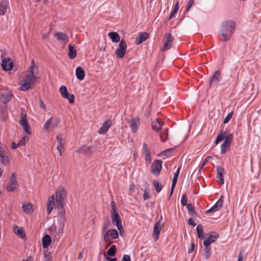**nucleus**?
<instances>
[{
  "label": "nucleus",
  "instance_id": "nucleus-1",
  "mask_svg": "<svg viewBox=\"0 0 261 261\" xmlns=\"http://www.w3.org/2000/svg\"><path fill=\"white\" fill-rule=\"evenodd\" d=\"M39 72L37 65L32 60L25 76L19 83V90L26 91L32 89L39 79Z\"/></svg>",
  "mask_w": 261,
  "mask_h": 261
},
{
  "label": "nucleus",
  "instance_id": "nucleus-2",
  "mask_svg": "<svg viewBox=\"0 0 261 261\" xmlns=\"http://www.w3.org/2000/svg\"><path fill=\"white\" fill-rule=\"evenodd\" d=\"M68 196L67 188L63 186H59L56 189L55 194L49 196L47 200L46 212L50 214L57 205H66Z\"/></svg>",
  "mask_w": 261,
  "mask_h": 261
},
{
  "label": "nucleus",
  "instance_id": "nucleus-3",
  "mask_svg": "<svg viewBox=\"0 0 261 261\" xmlns=\"http://www.w3.org/2000/svg\"><path fill=\"white\" fill-rule=\"evenodd\" d=\"M66 205H57L55 207L58 210L57 215L60 218L56 224L51 226L49 230L50 231L56 234L60 235L63 233L64 228L65 226V221L66 220V210L65 206Z\"/></svg>",
  "mask_w": 261,
  "mask_h": 261
},
{
  "label": "nucleus",
  "instance_id": "nucleus-4",
  "mask_svg": "<svg viewBox=\"0 0 261 261\" xmlns=\"http://www.w3.org/2000/svg\"><path fill=\"white\" fill-rule=\"evenodd\" d=\"M236 22L231 20L223 21L219 27V34L223 42L229 41L236 28Z\"/></svg>",
  "mask_w": 261,
  "mask_h": 261
},
{
  "label": "nucleus",
  "instance_id": "nucleus-5",
  "mask_svg": "<svg viewBox=\"0 0 261 261\" xmlns=\"http://www.w3.org/2000/svg\"><path fill=\"white\" fill-rule=\"evenodd\" d=\"M110 222H108L104 224L102 226V235L103 238L105 241L109 242L112 240H115L119 238V232L118 230L116 229H108Z\"/></svg>",
  "mask_w": 261,
  "mask_h": 261
},
{
  "label": "nucleus",
  "instance_id": "nucleus-6",
  "mask_svg": "<svg viewBox=\"0 0 261 261\" xmlns=\"http://www.w3.org/2000/svg\"><path fill=\"white\" fill-rule=\"evenodd\" d=\"M60 118L57 116H51L44 122L42 129L44 133L48 134L56 128L60 123Z\"/></svg>",
  "mask_w": 261,
  "mask_h": 261
},
{
  "label": "nucleus",
  "instance_id": "nucleus-7",
  "mask_svg": "<svg viewBox=\"0 0 261 261\" xmlns=\"http://www.w3.org/2000/svg\"><path fill=\"white\" fill-rule=\"evenodd\" d=\"M110 213L112 223L116 226L120 235L122 236L123 233V228L121 219L116 209L115 206L113 203L112 204V210H111Z\"/></svg>",
  "mask_w": 261,
  "mask_h": 261
},
{
  "label": "nucleus",
  "instance_id": "nucleus-8",
  "mask_svg": "<svg viewBox=\"0 0 261 261\" xmlns=\"http://www.w3.org/2000/svg\"><path fill=\"white\" fill-rule=\"evenodd\" d=\"M127 46L124 39L121 40L115 50V55L118 59H122L125 56Z\"/></svg>",
  "mask_w": 261,
  "mask_h": 261
},
{
  "label": "nucleus",
  "instance_id": "nucleus-9",
  "mask_svg": "<svg viewBox=\"0 0 261 261\" xmlns=\"http://www.w3.org/2000/svg\"><path fill=\"white\" fill-rule=\"evenodd\" d=\"M12 162V156L7 150L0 152V164L5 167L10 166Z\"/></svg>",
  "mask_w": 261,
  "mask_h": 261
},
{
  "label": "nucleus",
  "instance_id": "nucleus-10",
  "mask_svg": "<svg viewBox=\"0 0 261 261\" xmlns=\"http://www.w3.org/2000/svg\"><path fill=\"white\" fill-rule=\"evenodd\" d=\"M18 188V184L17 181L16 175L12 173L10 176L9 182L6 186V191L8 192H14Z\"/></svg>",
  "mask_w": 261,
  "mask_h": 261
},
{
  "label": "nucleus",
  "instance_id": "nucleus-11",
  "mask_svg": "<svg viewBox=\"0 0 261 261\" xmlns=\"http://www.w3.org/2000/svg\"><path fill=\"white\" fill-rule=\"evenodd\" d=\"M19 124L22 126L24 132L29 135L32 134L31 126L28 121L26 114H22L19 121Z\"/></svg>",
  "mask_w": 261,
  "mask_h": 261
},
{
  "label": "nucleus",
  "instance_id": "nucleus-12",
  "mask_svg": "<svg viewBox=\"0 0 261 261\" xmlns=\"http://www.w3.org/2000/svg\"><path fill=\"white\" fill-rule=\"evenodd\" d=\"M59 91L61 96L67 99L71 104L74 102V96L73 94H70L65 86H62L59 89Z\"/></svg>",
  "mask_w": 261,
  "mask_h": 261
},
{
  "label": "nucleus",
  "instance_id": "nucleus-13",
  "mask_svg": "<svg viewBox=\"0 0 261 261\" xmlns=\"http://www.w3.org/2000/svg\"><path fill=\"white\" fill-rule=\"evenodd\" d=\"M1 66L4 71H10L14 67V62L9 58H4L2 61Z\"/></svg>",
  "mask_w": 261,
  "mask_h": 261
},
{
  "label": "nucleus",
  "instance_id": "nucleus-14",
  "mask_svg": "<svg viewBox=\"0 0 261 261\" xmlns=\"http://www.w3.org/2000/svg\"><path fill=\"white\" fill-rule=\"evenodd\" d=\"M21 208L22 211L28 215L33 214L35 211L33 204L28 201L24 202L22 203Z\"/></svg>",
  "mask_w": 261,
  "mask_h": 261
},
{
  "label": "nucleus",
  "instance_id": "nucleus-15",
  "mask_svg": "<svg viewBox=\"0 0 261 261\" xmlns=\"http://www.w3.org/2000/svg\"><path fill=\"white\" fill-rule=\"evenodd\" d=\"M162 218L154 225L153 231V238L154 241L159 239V234L164 227V224L161 222Z\"/></svg>",
  "mask_w": 261,
  "mask_h": 261
},
{
  "label": "nucleus",
  "instance_id": "nucleus-16",
  "mask_svg": "<svg viewBox=\"0 0 261 261\" xmlns=\"http://www.w3.org/2000/svg\"><path fill=\"white\" fill-rule=\"evenodd\" d=\"M162 161L160 160H155L154 161L151 166V173L155 176H158L160 173L162 167Z\"/></svg>",
  "mask_w": 261,
  "mask_h": 261
},
{
  "label": "nucleus",
  "instance_id": "nucleus-17",
  "mask_svg": "<svg viewBox=\"0 0 261 261\" xmlns=\"http://www.w3.org/2000/svg\"><path fill=\"white\" fill-rule=\"evenodd\" d=\"M128 123L132 132L134 134L136 133L138 131L140 124V119L138 117H133L129 120Z\"/></svg>",
  "mask_w": 261,
  "mask_h": 261
},
{
  "label": "nucleus",
  "instance_id": "nucleus-18",
  "mask_svg": "<svg viewBox=\"0 0 261 261\" xmlns=\"http://www.w3.org/2000/svg\"><path fill=\"white\" fill-rule=\"evenodd\" d=\"M55 38L63 46H65L68 41V38L66 34L58 32L54 34Z\"/></svg>",
  "mask_w": 261,
  "mask_h": 261
},
{
  "label": "nucleus",
  "instance_id": "nucleus-19",
  "mask_svg": "<svg viewBox=\"0 0 261 261\" xmlns=\"http://www.w3.org/2000/svg\"><path fill=\"white\" fill-rule=\"evenodd\" d=\"M165 42L164 47L161 49L162 51H165L171 47L172 43L173 41V37L170 34H166L165 35Z\"/></svg>",
  "mask_w": 261,
  "mask_h": 261
},
{
  "label": "nucleus",
  "instance_id": "nucleus-20",
  "mask_svg": "<svg viewBox=\"0 0 261 261\" xmlns=\"http://www.w3.org/2000/svg\"><path fill=\"white\" fill-rule=\"evenodd\" d=\"M164 122L159 119H154L151 123L152 129L156 133H160L162 130Z\"/></svg>",
  "mask_w": 261,
  "mask_h": 261
},
{
  "label": "nucleus",
  "instance_id": "nucleus-21",
  "mask_svg": "<svg viewBox=\"0 0 261 261\" xmlns=\"http://www.w3.org/2000/svg\"><path fill=\"white\" fill-rule=\"evenodd\" d=\"M223 203V197L221 196L216 203L210 210H207L206 213H210L219 211L222 207Z\"/></svg>",
  "mask_w": 261,
  "mask_h": 261
},
{
  "label": "nucleus",
  "instance_id": "nucleus-22",
  "mask_svg": "<svg viewBox=\"0 0 261 261\" xmlns=\"http://www.w3.org/2000/svg\"><path fill=\"white\" fill-rule=\"evenodd\" d=\"M219 238L218 234L216 233H211L207 239L204 241V246H209L211 244L215 242Z\"/></svg>",
  "mask_w": 261,
  "mask_h": 261
},
{
  "label": "nucleus",
  "instance_id": "nucleus-23",
  "mask_svg": "<svg viewBox=\"0 0 261 261\" xmlns=\"http://www.w3.org/2000/svg\"><path fill=\"white\" fill-rule=\"evenodd\" d=\"M111 126V122L110 120L106 121L98 129V133L100 135L105 134L108 131L109 128Z\"/></svg>",
  "mask_w": 261,
  "mask_h": 261
},
{
  "label": "nucleus",
  "instance_id": "nucleus-24",
  "mask_svg": "<svg viewBox=\"0 0 261 261\" xmlns=\"http://www.w3.org/2000/svg\"><path fill=\"white\" fill-rule=\"evenodd\" d=\"M9 2L8 0H0V15H4L9 8Z\"/></svg>",
  "mask_w": 261,
  "mask_h": 261
},
{
  "label": "nucleus",
  "instance_id": "nucleus-25",
  "mask_svg": "<svg viewBox=\"0 0 261 261\" xmlns=\"http://www.w3.org/2000/svg\"><path fill=\"white\" fill-rule=\"evenodd\" d=\"M76 152L80 154H88L91 152V148L87 145H83L77 149Z\"/></svg>",
  "mask_w": 261,
  "mask_h": 261
},
{
  "label": "nucleus",
  "instance_id": "nucleus-26",
  "mask_svg": "<svg viewBox=\"0 0 261 261\" xmlns=\"http://www.w3.org/2000/svg\"><path fill=\"white\" fill-rule=\"evenodd\" d=\"M13 229L14 233L17 236H18L23 240L26 239V236L24 232V229L23 228L17 226H15L13 227Z\"/></svg>",
  "mask_w": 261,
  "mask_h": 261
},
{
  "label": "nucleus",
  "instance_id": "nucleus-27",
  "mask_svg": "<svg viewBox=\"0 0 261 261\" xmlns=\"http://www.w3.org/2000/svg\"><path fill=\"white\" fill-rule=\"evenodd\" d=\"M75 75L79 81H83L85 76V72L83 67L78 66L75 69Z\"/></svg>",
  "mask_w": 261,
  "mask_h": 261
},
{
  "label": "nucleus",
  "instance_id": "nucleus-28",
  "mask_svg": "<svg viewBox=\"0 0 261 261\" xmlns=\"http://www.w3.org/2000/svg\"><path fill=\"white\" fill-rule=\"evenodd\" d=\"M108 36L113 43L120 42L121 41L120 36L116 32H110L108 34Z\"/></svg>",
  "mask_w": 261,
  "mask_h": 261
},
{
  "label": "nucleus",
  "instance_id": "nucleus-29",
  "mask_svg": "<svg viewBox=\"0 0 261 261\" xmlns=\"http://www.w3.org/2000/svg\"><path fill=\"white\" fill-rule=\"evenodd\" d=\"M77 55L76 50L75 49V47L72 45L71 44H69L68 45V56L69 58L71 59H74Z\"/></svg>",
  "mask_w": 261,
  "mask_h": 261
},
{
  "label": "nucleus",
  "instance_id": "nucleus-30",
  "mask_svg": "<svg viewBox=\"0 0 261 261\" xmlns=\"http://www.w3.org/2000/svg\"><path fill=\"white\" fill-rule=\"evenodd\" d=\"M148 37L149 35L147 33H141L139 36L136 38V43L137 44H140L146 40Z\"/></svg>",
  "mask_w": 261,
  "mask_h": 261
},
{
  "label": "nucleus",
  "instance_id": "nucleus-31",
  "mask_svg": "<svg viewBox=\"0 0 261 261\" xmlns=\"http://www.w3.org/2000/svg\"><path fill=\"white\" fill-rule=\"evenodd\" d=\"M42 247L43 248H47L51 243V237L48 235H45L42 240Z\"/></svg>",
  "mask_w": 261,
  "mask_h": 261
},
{
  "label": "nucleus",
  "instance_id": "nucleus-32",
  "mask_svg": "<svg viewBox=\"0 0 261 261\" xmlns=\"http://www.w3.org/2000/svg\"><path fill=\"white\" fill-rule=\"evenodd\" d=\"M179 171H180V168H179L177 169V170H176V172L174 174V177H173V178L172 180L170 195H172V194L173 193L174 187L175 186V185H176V183L177 181V177H178V174L179 173Z\"/></svg>",
  "mask_w": 261,
  "mask_h": 261
},
{
  "label": "nucleus",
  "instance_id": "nucleus-33",
  "mask_svg": "<svg viewBox=\"0 0 261 261\" xmlns=\"http://www.w3.org/2000/svg\"><path fill=\"white\" fill-rule=\"evenodd\" d=\"M226 135L227 134L225 132L221 131L216 138V144L217 145L220 142L222 141L226 137Z\"/></svg>",
  "mask_w": 261,
  "mask_h": 261
},
{
  "label": "nucleus",
  "instance_id": "nucleus-34",
  "mask_svg": "<svg viewBox=\"0 0 261 261\" xmlns=\"http://www.w3.org/2000/svg\"><path fill=\"white\" fill-rule=\"evenodd\" d=\"M198 237L200 239L203 238V228L201 225H198L196 228Z\"/></svg>",
  "mask_w": 261,
  "mask_h": 261
},
{
  "label": "nucleus",
  "instance_id": "nucleus-35",
  "mask_svg": "<svg viewBox=\"0 0 261 261\" xmlns=\"http://www.w3.org/2000/svg\"><path fill=\"white\" fill-rule=\"evenodd\" d=\"M153 185L154 186V189L156 192L158 193L160 192L162 189V186L160 182L157 180H154L153 181Z\"/></svg>",
  "mask_w": 261,
  "mask_h": 261
},
{
  "label": "nucleus",
  "instance_id": "nucleus-36",
  "mask_svg": "<svg viewBox=\"0 0 261 261\" xmlns=\"http://www.w3.org/2000/svg\"><path fill=\"white\" fill-rule=\"evenodd\" d=\"M57 144L64 145L65 140L63 137L61 135H58L56 137Z\"/></svg>",
  "mask_w": 261,
  "mask_h": 261
},
{
  "label": "nucleus",
  "instance_id": "nucleus-37",
  "mask_svg": "<svg viewBox=\"0 0 261 261\" xmlns=\"http://www.w3.org/2000/svg\"><path fill=\"white\" fill-rule=\"evenodd\" d=\"M187 208L191 216H193L195 215L194 208L191 204H187Z\"/></svg>",
  "mask_w": 261,
  "mask_h": 261
},
{
  "label": "nucleus",
  "instance_id": "nucleus-38",
  "mask_svg": "<svg viewBox=\"0 0 261 261\" xmlns=\"http://www.w3.org/2000/svg\"><path fill=\"white\" fill-rule=\"evenodd\" d=\"M116 251V249L115 246L114 245H112L108 250L107 253L109 255L113 256L115 254Z\"/></svg>",
  "mask_w": 261,
  "mask_h": 261
},
{
  "label": "nucleus",
  "instance_id": "nucleus-39",
  "mask_svg": "<svg viewBox=\"0 0 261 261\" xmlns=\"http://www.w3.org/2000/svg\"><path fill=\"white\" fill-rule=\"evenodd\" d=\"M29 138L25 136H24L19 141L18 145H20V146H24L25 143L28 141Z\"/></svg>",
  "mask_w": 261,
  "mask_h": 261
},
{
  "label": "nucleus",
  "instance_id": "nucleus-40",
  "mask_svg": "<svg viewBox=\"0 0 261 261\" xmlns=\"http://www.w3.org/2000/svg\"><path fill=\"white\" fill-rule=\"evenodd\" d=\"M230 145L224 142L221 146V152L222 154H225L227 151V148Z\"/></svg>",
  "mask_w": 261,
  "mask_h": 261
},
{
  "label": "nucleus",
  "instance_id": "nucleus-41",
  "mask_svg": "<svg viewBox=\"0 0 261 261\" xmlns=\"http://www.w3.org/2000/svg\"><path fill=\"white\" fill-rule=\"evenodd\" d=\"M64 145L57 144L56 149L60 156H62L64 151Z\"/></svg>",
  "mask_w": 261,
  "mask_h": 261
},
{
  "label": "nucleus",
  "instance_id": "nucleus-42",
  "mask_svg": "<svg viewBox=\"0 0 261 261\" xmlns=\"http://www.w3.org/2000/svg\"><path fill=\"white\" fill-rule=\"evenodd\" d=\"M52 254L50 252H45L44 254V261H51Z\"/></svg>",
  "mask_w": 261,
  "mask_h": 261
},
{
  "label": "nucleus",
  "instance_id": "nucleus-43",
  "mask_svg": "<svg viewBox=\"0 0 261 261\" xmlns=\"http://www.w3.org/2000/svg\"><path fill=\"white\" fill-rule=\"evenodd\" d=\"M220 75V73L219 71H216L214 72L211 80V82H215L218 81Z\"/></svg>",
  "mask_w": 261,
  "mask_h": 261
},
{
  "label": "nucleus",
  "instance_id": "nucleus-44",
  "mask_svg": "<svg viewBox=\"0 0 261 261\" xmlns=\"http://www.w3.org/2000/svg\"><path fill=\"white\" fill-rule=\"evenodd\" d=\"M179 8V2H177L175 4V7H174V10H173V12H172V13L171 14V15H170L169 16V19H171L173 16L174 15H175V14L177 12V11H178V9Z\"/></svg>",
  "mask_w": 261,
  "mask_h": 261
},
{
  "label": "nucleus",
  "instance_id": "nucleus-45",
  "mask_svg": "<svg viewBox=\"0 0 261 261\" xmlns=\"http://www.w3.org/2000/svg\"><path fill=\"white\" fill-rule=\"evenodd\" d=\"M150 192L148 189H146L144 190V194H143V199L144 200H147L150 198Z\"/></svg>",
  "mask_w": 261,
  "mask_h": 261
},
{
  "label": "nucleus",
  "instance_id": "nucleus-46",
  "mask_svg": "<svg viewBox=\"0 0 261 261\" xmlns=\"http://www.w3.org/2000/svg\"><path fill=\"white\" fill-rule=\"evenodd\" d=\"M205 247L204 249L205 255L206 258H208L211 254V248L208 247L209 246H204Z\"/></svg>",
  "mask_w": 261,
  "mask_h": 261
},
{
  "label": "nucleus",
  "instance_id": "nucleus-47",
  "mask_svg": "<svg viewBox=\"0 0 261 261\" xmlns=\"http://www.w3.org/2000/svg\"><path fill=\"white\" fill-rule=\"evenodd\" d=\"M160 138L163 141H165L167 138V130H165L162 132L160 134Z\"/></svg>",
  "mask_w": 261,
  "mask_h": 261
},
{
  "label": "nucleus",
  "instance_id": "nucleus-48",
  "mask_svg": "<svg viewBox=\"0 0 261 261\" xmlns=\"http://www.w3.org/2000/svg\"><path fill=\"white\" fill-rule=\"evenodd\" d=\"M233 113L232 112H230L228 114L227 116L224 118L223 123L224 124H226L229 122V121L230 120L232 116Z\"/></svg>",
  "mask_w": 261,
  "mask_h": 261
},
{
  "label": "nucleus",
  "instance_id": "nucleus-49",
  "mask_svg": "<svg viewBox=\"0 0 261 261\" xmlns=\"http://www.w3.org/2000/svg\"><path fill=\"white\" fill-rule=\"evenodd\" d=\"M225 139V141L224 142L230 145L232 139V135L230 134L228 135L227 137H226Z\"/></svg>",
  "mask_w": 261,
  "mask_h": 261
},
{
  "label": "nucleus",
  "instance_id": "nucleus-50",
  "mask_svg": "<svg viewBox=\"0 0 261 261\" xmlns=\"http://www.w3.org/2000/svg\"><path fill=\"white\" fill-rule=\"evenodd\" d=\"M223 171H224L223 168H222L220 167H217V174H218L217 176H223Z\"/></svg>",
  "mask_w": 261,
  "mask_h": 261
},
{
  "label": "nucleus",
  "instance_id": "nucleus-51",
  "mask_svg": "<svg viewBox=\"0 0 261 261\" xmlns=\"http://www.w3.org/2000/svg\"><path fill=\"white\" fill-rule=\"evenodd\" d=\"M187 198L186 196V195H183L182 196L181 203L182 205H185L187 204Z\"/></svg>",
  "mask_w": 261,
  "mask_h": 261
},
{
  "label": "nucleus",
  "instance_id": "nucleus-52",
  "mask_svg": "<svg viewBox=\"0 0 261 261\" xmlns=\"http://www.w3.org/2000/svg\"><path fill=\"white\" fill-rule=\"evenodd\" d=\"M20 146V145H18V143L16 144L15 142H13L11 144V147L12 149H15Z\"/></svg>",
  "mask_w": 261,
  "mask_h": 261
},
{
  "label": "nucleus",
  "instance_id": "nucleus-53",
  "mask_svg": "<svg viewBox=\"0 0 261 261\" xmlns=\"http://www.w3.org/2000/svg\"><path fill=\"white\" fill-rule=\"evenodd\" d=\"M195 248V244L193 242H191L190 244V248L188 249V252L189 253H192V252L194 250Z\"/></svg>",
  "mask_w": 261,
  "mask_h": 261
},
{
  "label": "nucleus",
  "instance_id": "nucleus-54",
  "mask_svg": "<svg viewBox=\"0 0 261 261\" xmlns=\"http://www.w3.org/2000/svg\"><path fill=\"white\" fill-rule=\"evenodd\" d=\"M121 261H131L130 257L128 255H123Z\"/></svg>",
  "mask_w": 261,
  "mask_h": 261
},
{
  "label": "nucleus",
  "instance_id": "nucleus-55",
  "mask_svg": "<svg viewBox=\"0 0 261 261\" xmlns=\"http://www.w3.org/2000/svg\"><path fill=\"white\" fill-rule=\"evenodd\" d=\"M188 224L193 226H196V224L195 221L192 219L190 218L188 221Z\"/></svg>",
  "mask_w": 261,
  "mask_h": 261
},
{
  "label": "nucleus",
  "instance_id": "nucleus-56",
  "mask_svg": "<svg viewBox=\"0 0 261 261\" xmlns=\"http://www.w3.org/2000/svg\"><path fill=\"white\" fill-rule=\"evenodd\" d=\"M218 179H219V183L220 185H223L224 184V177L223 176H217Z\"/></svg>",
  "mask_w": 261,
  "mask_h": 261
},
{
  "label": "nucleus",
  "instance_id": "nucleus-57",
  "mask_svg": "<svg viewBox=\"0 0 261 261\" xmlns=\"http://www.w3.org/2000/svg\"><path fill=\"white\" fill-rule=\"evenodd\" d=\"M193 0H190L189 2L188 6L187 7V11H188L193 4Z\"/></svg>",
  "mask_w": 261,
  "mask_h": 261
},
{
  "label": "nucleus",
  "instance_id": "nucleus-58",
  "mask_svg": "<svg viewBox=\"0 0 261 261\" xmlns=\"http://www.w3.org/2000/svg\"><path fill=\"white\" fill-rule=\"evenodd\" d=\"M145 160L148 163H150L151 162V156H150L149 153H147L146 157H145Z\"/></svg>",
  "mask_w": 261,
  "mask_h": 261
},
{
  "label": "nucleus",
  "instance_id": "nucleus-59",
  "mask_svg": "<svg viewBox=\"0 0 261 261\" xmlns=\"http://www.w3.org/2000/svg\"><path fill=\"white\" fill-rule=\"evenodd\" d=\"M40 107L43 110H46L45 105L44 104V103L42 100H40Z\"/></svg>",
  "mask_w": 261,
  "mask_h": 261
},
{
  "label": "nucleus",
  "instance_id": "nucleus-60",
  "mask_svg": "<svg viewBox=\"0 0 261 261\" xmlns=\"http://www.w3.org/2000/svg\"><path fill=\"white\" fill-rule=\"evenodd\" d=\"M49 33H45V34H43L42 35V39L45 40V39H47L48 38V37H49Z\"/></svg>",
  "mask_w": 261,
  "mask_h": 261
},
{
  "label": "nucleus",
  "instance_id": "nucleus-61",
  "mask_svg": "<svg viewBox=\"0 0 261 261\" xmlns=\"http://www.w3.org/2000/svg\"><path fill=\"white\" fill-rule=\"evenodd\" d=\"M33 260H34V259L32 256H29L25 258H24L21 261H33Z\"/></svg>",
  "mask_w": 261,
  "mask_h": 261
},
{
  "label": "nucleus",
  "instance_id": "nucleus-62",
  "mask_svg": "<svg viewBox=\"0 0 261 261\" xmlns=\"http://www.w3.org/2000/svg\"><path fill=\"white\" fill-rule=\"evenodd\" d=\"M244 257L242 253H240L237 261H243Z\"/></svg>",
  "mask_w": 261,
  "mask_h": 261
},
{
  "label": "nucleus",
  "instance_id": "nucleus-63",
  "mask_svg": "<svg viewBox=\"0 0 261 261\" xmlns=\"http://www.w3.org/2000/svg\"><path fill=\"white\" fill-rule=\"evenodd\" d=\"M171 151V149H168V150H166L164 151H163L160 154V155H166L168 152H170Z\"/></svg>",
  "mask_w": 261,
  "mask_h": 261
},
{
  "label": "nucleus",
  "instance_id": "nucleus-64",
  "mask_svg": "<svg viewBox=\"0 0 261 261\" xmlns=\"http://www.w3.org/2000/svg\"><path fill=\"white\" fill-rule=\"evenodd\" d=\"M129 190L131 191H134L135 190V185L133 184H130L129 185Z\"/></svg>",
  "mask_w": 261,
  "mask_h": 261
}]
</instances>
